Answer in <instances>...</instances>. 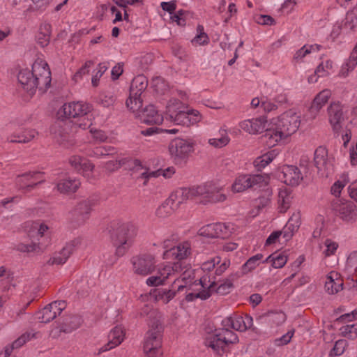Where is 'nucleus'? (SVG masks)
<instances>
[{"label":"nucleus","instance_id":"nucleus-63","mask_svg":"<svg viewBox=\"0 0 357 357\" xmlns=\"http://www.w3.org/2000/svg\"><path fill=\"white\" fill-rule=\"evenodd\" d=\"M107 139V136L104 132L101 130H93L91 128V142L93 140L96 142H103Z\"/></svg>","mask_w":357,"mask_h":357},{"label":"nucleus","instance_id":"nucleus-40","mask_svg":"<svg viewBox=\"0 0 357 357\" xmlns=\"http://www.w3.org/2000/svg\"><path fill=\"white\" fill-rule=\"evenodd\" d=\"M176 209V206L168 198L158 208L156 215L160 218H164L172 214Z\"/></svg>","mask_w":357,"mask_h":357},{"label":"nucleus","instance_id":"nucleus-37","mask_svg":"<svg viewBox=\"0 0 357 357\" xmlns=\"http://www.w3.org/2000/svg\"><path fill=\"white\" fill-rule=\"evenodd\" d=\"M38 132L33 129L25 130L21 133H14L8 140L10 142L27 143L34 139Z\"/></svg>","mask_w":357,"mask_h":357},{"label":"nucleus","instance_id":"nucleus-15","mask_svg":"<svg viewBox=\"0 0 357 357\" xmlns=\"http://www.w3.org/2000/svg\"><path fill=\"white\" fill-rule=\"evenodd\" d=\"M346 107L340 102H333L327 109L328 121L334 132H337L342 127L344 121Z\"/></svg>","mask_w":357,"mask_h":357},{"label":"nucleus","instance_id":"nucleus-61","mask_svg":"<svg viewBox=\"0 0 357 357\" xmlns=\"http://www.w3.org/2000/svg\"><path fill=\"white\" fill-rule=\"evenodd\" d=\"M347 266L351 271H357V251L351 252L347 258Z\"/></svg>","mask_w":357,"mask_h":357},{"label":"nucleus","instance_id":"nucleus-2","mask_svg":"<svg viewBox=\"0 0 357 357\" xmlns=\"http://www.w3.org/2000/svg\"><path fill=\"white\" fill-rule=\"evenodd\" d=\"M17 79L30 95H33L37 89L40 93H44L51 85V72L46 61L38 57L32 64L31 70L28 68L21 70Z\"/></svg>","mask_w":357,"mask_h":357},{"label":"nucleus","instance_id":"nucleus-43","mask_svg":"<svg viewBox=\"0 0 357 357\" xmlns=\"http://www.w3.org/2000/svg\"><path fill=\"white\" fill-rule=\"evenodd\" d=\"M177 292H178L177 291V286L173 287L172 283L170 289L159 290L156 295V298L158 300L162 301L164 303H167L175 297Z\"/></svg>","mask_w":357,"mask_h":357},{"label":"nucleus","instance_id":"nucleus-32","mask_svg":"<svg viewBox=\"0 0 357 357\" xmlns=\"http://www.w3.org/2000/svg\"><path fill=\"white\" fill-rule=\"evenodd\" d=\"M291 191L287 188H280L278 192V209L280 213H285L290 207L292 200Z\"/></svg>","mask_w":357,"mask_h":357},{"label":"nucleus","instance_id":"nucleus-33","mask_svg":"<svg viewBox=\"0 0 357 357\" xmlns=\"http://www.w3.org/2000/svg\"><path fill=\"white\" fill-rule=\"evenodd\" d=\"M321 48V46L317 44L305 45L295 52L293 59L296 63H301L307 55L318 52Z\"/></svg>","mask_w":357,"mask_h":357},{"label":"nucleus","instance_id":"nucleus-25","mask_svg":"<svg viewBox=\"0 0 357 357\" xmlns=\"http://www.w3.org/2000/svg\"><path fill=\"white\" fill-rule=\"evenodd\" d=\"M135 112L138 114L141 121L147 124H160L163 121L162 116L152 105L146 107L142 111L139 109Z\"/></svg>","mask_w":357,"mask_h":357},{"label":"nucleus","instance_id":"nucleus-12","mask_svg":"<svg viewBox=\"0 0 357 357\" xmlns=\"http://www.w3.org/2000/svg\"><path fill=\"white\" fill-rule=\"evenodd\" d=\"M133 272L139 275L146 276L151 274L156 267V260L151 253H142L131 259Z\"/></svg>","mask_w":357,"mask_h":357},{"label":"nucleus","instance_id":"nucleus-44","mask_svg":"<svg viewBox=\"0 0 357 357\" xmlns=\"http://www.w3.org/2000/svg\"><path fill=\"white\" fill-rule=\"evenodd\" d=\"M261 254H257L256 255L250 257L241 267V273L242 274H247L249 272L254 270L256 267H257L261 261L262 259Z\"/></svg>","mask_w":357,"mask_h":357},{"label":"nucleus","instance_id":"nucleus-16","mask_svg":"<svg viewBox=\"0 0 357 357\" xmlns=\"http://www.w3.org/2000/svg\"><path fill=\"white\" fill-rule=\"evenodd\" d=\"M333 208L344 221L351 222L357 218V208L351 202L337 199L333 203Z\"/></svg>","mask_w":357,"mask_h":357},{"label":"nucleus","instance_id":"nucleus-4","mask_svg":"<svg viewBox=\"0 0 357 357\" xmlns=\"http://www.w3.org/2000/svg\"><path fill=\"white\" fill-rule=\"evenodd\" d=\"M222 190V185L215 182H207L191 188H180L176 190L169 198L177 208L181 204L197 196L204 197L208 202L218 203L222 202L227 199Z\"/></svg>","mask_w":357,"mask_h":357},{"label":"nucleus","instance_id":"nucleus-1","mask_svg":"<svg viewBox=\"0 0 357 357\" xmlns=\"http://www.w3.org/2000/svg\"><path fill=\"white\" fill-rule=\"evenodd\" d=\"M252 324L253 319L248 315L244 317L237 314L227 317L222 321V328L215 330L214 333L206 337L205 345L219 353L226 346L238 341L236 334L229 328L243 332L250 328Z\"/></svg>","mask_w":357,"mask_h":357},{"label":"nucleus","instance_id":"nucleus-59","mask_svg":"<svg viewBox=\"0 0 357 357\" xmlns=\"http://www.w3.org/2000/svg\"><path fill=\"white\" fill-rule=\"evenodd\" d=\"M324 245L326 247V248L324 251V254L326 257H329L331 255H334L335 252L337 250L338 248V244L334 241H332L330 239H326L325 241Z\"/></svg>","mask_w":357,"mask_h":357},{"label":"nucleus","instance_id":"nucleus-22","mask_svg":"<svg viewBox=\"0 0 357 357\" xmlns=\"http://www.w3.org/2000/svg\"><path fill=\"white\" fill-rule=\"evenodd\" d=\"M42 182L40 172H29L19 176L16 183L20 189L29 191L35 185Z\"/></svg>","mask_w":357,"mask_h":357},{"label":"nucleus","instance_id":"nucleus-58","mask_svg":"<svg viewBox=\"0 0 357 357\" xmlns=\"http://www.w3.org/2000/svg\"><path fill=\"white\" fill-rule=\"evenodd\" d=\"M107 66L105 63H100L98 65L97 72L91 78V83L93 86H97L99 83V79L102 75L107 70Z\"/></svg>","mask_w":357,"mask_h":357},{"label":"nucleus","instance_id":"nucleus-14","mask_svg":"<svg viewBox=\"0 0 357 357\" xmlns=\"http://www.w3.org/2000/svg\"><path fill=\"white\" fill-rule=\"evenodd\" d=\"M200 284L202 288L207 289L209 297L213 293L219 295H226L231 291L233 287V284L230 280L227 279L221 282H216L214 280H211L210 277L206 275L200 278Z\"/></svg>","mask_w":357,"mask_h":357},{"label":"nucleus","instance_id":"nucleus-17","mask_svg":"<svg viewBox=\"0 0 357 357\" xmlns=\"http://www.w3.org/2000/svg\"><path fill=\"white\" fill-rule=\"evenodd\" d=\"M64 301H54L46 305L37 313V318L43 323H48L54 320L66 308Z\"/></svg>","mask_w":357,"mask_h":357},{"label":"nucleus","instance_id":"nucleus-39","mask_svg":"<svg viewBox=\"0 0 357 357\" xmlns=\"http://www.w3.org/2000/svg\"><path fill=\"white\" fill-rule=\"evenodd\" d=\"M75 319H77L78 321L76 324H75L73 326L67 327V324H63L61 326H56L53 327L50 332V336L52 338L56 339L59 337L62 333H70L72 331L77 328L82 324V319L79 317H76Z\"/></svg>","mask_w":357,"mask_h":357},{"label":"nucleus","instance_id":"nucleus-38","mask_svg":"<svg viewBox=\"0 0 357 357\" xmlns=\"http://www.w3.org/2000/svg\"><path fill=\"white\" fill-rule=\"evenodd\" d=\"M219 135L220 137L211 138L208 141L211 146L218 149L227 146L230 141V138L227 134V130L224 126L220 128Z\"/></svg>","mask_w":357,"mask_h":357},{"label":"nucleus","instance_id":"nucleus-53","mask_svg":"<svg viewBox=\"0 0 357 357\" xmlns=\"http://www.w3.org/2000/svg\"><path fill=\"white\" fill-rule=\"evenodd\" d=\"M298 228V226L294 225V224L287 222L282 230L283 231V238L284 240H289L293 236L294 234L297 231Z\"/></svg>","mask_w":357,"mask_h":357},{"label":"nucleus","instance_id":"nucleus-47","mask_svg":"<svg viewBox=\"0 0 357 357\" xmlns=\"http://www.w3.org/2000/svg\"><path fill=\"white\" fill-rule=\"evenodd\" d=\"M342 336L354 340L357 337V324H347L340 328Z\"/></svg>","mask_w":357,"mask_h":357},{"label":"nucleus","instance_id":"nucleus-60","mask_svg":"<svg viewBox=\"0 0 357 357\" xmlns=\"http://www.w3.org/2000/svg\"><path fill=\"white\" fill-rule=\"evenodd\" d=\"M294 331H289L280 338L275 339L274 342L275 345L280 347L288 344L291 341L294 335Z\"/></svg>","mask_w":357,"mask_h":357},{"label":"nucleus","instance_id":"nucleus-8","mask_svg":"<svg viewBox=\"0 0 357 357\" xmlns=\"http://www.w3.org/2000/svg\"><path fill=\"white\" fill-rule=\"evenodd\" d=\"M155 268V273L146 280V284L149 287L164 285L169 278L176 277L181 269V264L179 262L162 263Z\"/></svg>","mask_w":357,"mask_h":357},{"label":"nucleus","instance_id":"nucleus-46","mask_svg":"<svg viewBox=\"0 0 357 357\" xmlns=\"http://www.w3.org/2000/svg\"><path fill=\"white\" fill-rule=\"evenodd\" d=\"M190 290L187 289L185 299L188 302L193 301L196 298H201L202 300H206L209 298V294L207 292L206 289L200 287V289H196L195 291H190Z\"/></svg>","mask_w":357,"mask_h":357},{"label":"nucleus","instance_id":"nucleus-21","mask_svg":"<svg viewBox=\"0 0 357 357\" xmlns=\"http://www.w3.org/2000/svg\"><path fill=\"white\" fill-rule=\"evenodd\" d=\"M282 174L284 183L291 186L298 185L303 178L300 169L294 165L284 166Z\"/></svg>","mask_w":357,"mask_h":357},{"label":"nucleus","instance_id":"nucleus-10","mask_svg":"<svg viewBox=\"0 0 357 357\" xmlns=\"http://www.w3.org/2000/svg\"><path fill=\"white\" fill-rule=\"evenodd\" d=\"M268 177L261 174H241L238 176L231 185L234 192H243L248 188L257 190L268 184Z\"/></svg>","mask_w":357,"mask_h":357},{"label":"nucleus","instance_id":"nucleus-48","mask_svg":"<svg viewBox=\"0 0 357 357\" xmlns=\"http://www.w3.org/2000/svg\"><path fill=\"white\" fill-rule=\"evenodd\" d=\"M186 116H187L185 109L183 110H179L178 112L174 114L169 118L171 121L174 122L176 125L189 126V123L190 120H187Z\"/></svg>","mask_w":357,"mask_h":357},{"label":"nucleus","instance_id":"nucleus-41","mask_svg":"<svg viewBox=\"0 0 357 357\" xmlns=\"http://www.w3.org/2000/svg\"><path fill=\"white\" fill-rule=\"evenodd\" d=\"M265 261L271 262L275 268H280L286 264L287 256L285 252L273 253L268 256Z\"/></svg>","mask_w":357,"mask_h":357},{"label":"nucleus","instance_id":"nucleus-9","mask_svg":"<svg viewBox=\"0 0 357 357\" xmlns=\"http://www.w3.org/2000/svg\"><path fill=\"white\" fill-rule=\"evenodd\" d=\"M147 86L148 80L143 75H139L133 78L130 89V97L126 101L127 107L132 112L141 109L142 106L141 96Z\"/></svg>","mask_w":357,"mask_h":357},{"label":"nucleus","instance_id":"nucleus-27","mask_svg":"<svg viewBox=\"0 0 357 357\" xmlns=\"http://www.w3.org/2000/svg\"><path fill=\"white\" fill-rule=\"evenodd\" d=\"M343 280L340 274L335 271L330 272L326 276L325 289L329 294H335L342 290Z\"/></svg>","mask_w":357,"mask_h":357},{"label":"nucleus","instance_id":"nucleus-36","mask_svg":"<svg viewBox=\"0 0 357 357\" xmlns=\"http://www.w3.org/2000/svg\"><path fill=\"white\" fill-rule=\"evenodd\" d=\"M80 182L76 178H66L57 184V189L61 193L75 192L79 187Z\"/></svg>","mask_w":357,"mask_h":357},{"label":"nucleus","instance_id":"nucleus-34","mask_svg":"<svg viewBox=\"0 0 357 357\" xmlns=\"http://www.w3.org/2000/svg\"><path fill=\"white\" fill-rule=\"evenodd\" d=\"M73 246L71 243H67L59 252L54 254L51 259L52 264L58 265L65 264L73 252Z\"/></svg>","mask_w":357,"mask_h":357},{"label":"nucleus","instance_id":"nucleus-7","mask_svg":"<svg viewBox=\"0 0 357 357\" xmlns=\"http://www.w3.org/2000/svg\"><path fill=\"white\" fill-rule=\"evenodd\" d=\"M89 107L87 103L82 101H73L63 104L58 110L57 116L63 121L69 119H77L75 125L82 130L89 128L88 125Z\"/></svg>","mask_w":357,"mask_h":357},{"label":"nucleus","instance_id":"nucleus-3","mask_svg":"<svg viewBox=\"0 0 357 357\" xmlns=\"http://www.w3.org/2000/svg\"><path fill=\"white\" fill-rule=\"evenodd\" d=\"M301 125V114L294 109H289L277 118H273L268 124V129L264 139L269 147L275 146L280 141L294 134Z\"/></svg>","mask_w":357,"mask_h":357},{"label":"nucleus","instance_id":"nucleus-20","mask_svg":"<svg viewBox=\"0 0 357 357\" xmlns=\"http://www.w3.org/2000/svg\"><path fill=\"white\" fill-rule=\"evenodd\" d=\"M194 280V273L192 270H187L184 271L180 276L176 277L173 282V287L177 286V291H182L185 289H188V290H193L192 287H199L200 280H199V283H197L195 281L192 282Z\"/></svg>","mask_w":357,"mask_h":357},{"label":"nucleus","instance_id":"nucleus-51","mask_svg":"<svg viewBox=\"0 0 357 357\" xmlns=\"http://www.w3.org/2000/svg\"><path fill=\"white\" fill-rule=\"evenodd\" d=\"M347 341L345 340H339L336 341L332 351H331V355H342L344 353L345 348L347 347Z\"/></svg>","mask_w":357,"mask_h":357},{"label":"nucleus","instance_id":"nucleus-50","mask_svg":"<svg viewBox=\"0 0 357 357\" xmlns=\"http://www.w3.org/2000/svg\"><path fill=\"white\" fill-rule=\"evenodd\" d=\"M199 33L192 40L194 45H204L208 43L209 38L206 33L203 31V27H198Z\"/></svg>","mask_w":357,"mask_h":357},{"label":"nucleus","instance_id":"nucleus-23","mask_svg":"<svg viewBox=\"0 0 357 357\" xmlns=\"http://www.w3.org/2000/svg\"><path fill=\"white\" fill-rule=\"evenodd\" d=\"M191 253V246L188 242L179 243L174 249L162 254L163 259H184Z\"/></svg>","mask_w":357,"mask_h":357},{"label":"nucleus","instance_id":"nucleus-5","mask_svg":"<svg viewBox=\"0 0 357 357\" xmlns=\"http://www.w3.org/2000/svg\"><path fill=\"white\" fill-rule=\"evenodd\" d=\"M137 227L131 222H121L116 220L112 222L108 232L113 245L115 247L116 257L109 264H114L119 257L123 256L132 245L133 239L137 234Z\"/></svg>","mask_w":357,"mask_h":357},{"label":"nucleus","instance_id":"nucleus-31","mask_svg":"<svg viewBox=\"0 0 357 357\" xmlns=\"http://www.w3.org/2000/svg\"><path fill=\"white\" fill-rule=\"evenodd\" d=\"M69 162L79 173L87 176L89 174V159L80 155H75L70 158Z\"/></svg>","mask_w":357,"mask_h":357},{"label":"nucleus","instance_id":"nucleus-49","mask_svg":"<svg viewBox=\"0 0 357 357\" xmlns=\"http://www.w3.org/2000/svg\"><path fill=\"white\" fill-rule=\"evenodd\" d=\"M344 27L349 31L357 29V15L353 13H348L345 17Z\"/></svg>","mask_w":357,"mask_h":357},{"label":"nucleus","instance_id":"nucleus-18","mask_svg":"<svg viewBox=\"0 0 357 357\" xmlns=\"http://www.w3.org/2000/svg\"><path fill=\"white\" fill-rule=\"evenodd\" d=\"M239 127L250 135H257L267 130V120L264 116L245 119L239 123Z\"/></svg>","mask_w":357,"mask_h":357},{"label":"nucleus","instance_id":"nucleus-29","mask_svg":"<svg viewBox=\"0 0 357 357\" xmlns=\"http://www.w3.org/2000/svg\"><path fill=\"white\" fill-rule=\"evenodd\" d=\"M37 334L38 333L33 331L23 333L20 337L15 340L10 346L6 347L4 351L0 352V357H9L14 349H18L24 345L26 342L31 339L36 338Z\"/></svg>","mask_w":357,"mask_h":357},{"label":"nucleus","instance_id":"nucleus-57","mask_svg":"<svg viewBox=\"0 0 357 357\" xmlns=\"http://www.w3.org/2000/svg\"><path fill=\"white\" fill-rule=\"evenodd\" d=\"M186 119L190 120L189 126L196 124L202 120V115L195 109L186 110Z\"/></svg>","mask_w":357,"mask_h":357},{"label":"nucleus","instance_id":"nucleus-19","mask_svg":"<svg viewBox=\"0 0 357 357\" xmlns=\"http://www.w3.org/2000/svg\"><path fill=\"white\" fill-rule=\"evenodd\" d=\"M136 170L139 171L138 178L144 179V184L146 185L147 181L152 178H157L163 176L165 178H170L175 173L174 167H169L165 169H158L153 171L146 167H143L140 164L136 166Z\"/></svg>","mask_w":357,"mask_h":357},{"label":"nucleus","instance_id":"nucleus-56","mask_svg":"<svg viewBox=\"0 0 357 357\" xmlns=\"http://www.w3.org/2000/svg\"><path fill=\"white\" fill-rule=\"evenodd\" d=\"M333 68V62L327 60L325 63L319 64L317 69L316 73H319V76H326L330 74L329 70Z\"/></svg>","mask_w":357,"mask_h":357},{"label":"nucleus","instance_id":"nucleus-26","mask_svg":"<svg viewBox=\"0 0 357 357\" xmlns=\"http://www.w3.org/2000/svg\"><path fill=\"white\" fill-rule=\"evenodd\" d=\"M125 330L117 326L112 328L108 335V343L100 349L101 352L109 351L119 345L124 340Z\"/></svg>","mask_w":357,"mask_h":357},{"label":"nucleus","instance_id":"nucleus-28","mask_svg":"<svg viewBox=\"0 0 357 357\" xmlns=\"http://www.w3.org/2000/svg\"><path fill=\"white\" fill-rule=\"evenodd\" d=\"M331 96L330 90L324 89L320 91L314 98L311 107L310 108V113L312 119H314L322 107L328 101Z\"/></svg>","mask_w":357,"mask_h":357},{"label":"nucleus","instance_id":"nucleus-30","mask_svg":"<svg viewBox=\"0 0 357 357\" xmlns=\"http://www.w3.org/2000/svg\"><path fill=\"white\" fill-rule=\"evenodd\" d=\"M178 95L181 100L176 97H172L167 102L166 112L169 117L178 112L179 110L185 109L187 108L186 105L182 102V100L186 99V93L183 91H179Z\"/></svg>","mask_w":357,"mask_h":357},{"label":"nucleus","instance_id":"nucleus-24","mask_svg":"<svg viewBox=\"0 0 357 357\" xmlns=\"http://www.w3.org/2000/svg\"><path fill=\"white\" fill-rule=\"evenodd\" d=\"M327 150L324 147H319L314 152V165L322 176H328L331 169V164L327 160Z\"/></svg>","mask_w":357,"mask_h":357},{"label":"nucleus","instance_id":"nucleus-42","mask_svg":"<svg viewBox=\"0 0 357 357\" xmlns=\"http://www.w3.org/2000/svg\"><path fill=\"white\" fill-rule=\"evenodd\" d=\"M40 31L37 36L38 43L42 47H46L50 40V25L49 24H42Z\"/></svg>","mask_w":357,"mask_h":357},{"label":"nucleus","instance_id":"nucleus-55","mask_svg":"<svg viewBox=\"0 0 357 357\" xmlns=\"http://www.w3.org/2000/svg\"><path fill=\"white\" fill-rule=\"evenodd\" d=\"M221 262V258L219 256H215L209 260L204 261L202 264V269L204 271H212L216 265H218Z\"/></svg>","mask_w":357,"mask_h":357},{"label":"nucleus","instance_id":"nucleus-64","mask_svg":"<svg viewBox=\"0 0 357 357\" xmlns=\"http://www.w3.org/2000/svg\"><path fill=\"white\" fill-rule=\"evenodd\" d=\"M346 185L345 181H336L331 187V193L335 196L338 197L340 195L342 190Z\"/></svg>","mask_w":357,"mask_h":357},{"label":"nucleus","instance_id":"nucleus-52","mask_svg":"<svg viewBox=\"0 0 357 357\" xmlns=\"http://www.w3.org/2000/svg\"><path fill=\"white\" fill-rule=\"evenodd\" d=\"M63 123H59V129L55 132L56 137L58 138L57 140L61 144H64L65 142H68L70 137L69 131L66 128H63L61 125Z\"/></svg>","mask_w":357,"mask_h":357},{"label":"nucleus","instance_id":"nucleus-11","mask_svg":"<svg viewBox=\"0 0 357 357\" xmlns=\"http://www.w3.org/2000/svg\"><path fill=\"white\" fill-rule=\"evenodd\" d=\"M195 143L192 139L176 138L169 144V152L176 162L186 160L195 150Z\"/></svg>","mask_w":357,"mask_h":357},{"label":"nucleus","instance_id":"nucleus-54","mask_svg":"<svg viewBox=\"0 0 357 357\" xmlns=\"http://www.w3.org/2000/svg\"><path fill=\"white\" fill-rule=\"evenodd\" d=\"M298 228V226L294 225V224L287 222L282 230L283 231V238L284 240H289L293 236L294 234L297 231Z\"/></svg>","mask_w":357,"mask_h":357},{"label":"nucleus","instance_id":"nucleus-13","mask_svg":"<svg viewBox=\"0 0 357 357\" xmlns=\"http://www.w3.org/2000/svg\"><path fill=\"white\" fill-rule=\"evenodd\" d=\"M233 229V225L230 223L217 222L208 224L201 227L199 229L198 234L207 238H226L230 236Z\"/></svg>","mask_w":357,"mask_h":357},{"label":"nucleus","instance_id":"nucleus-6","mask_svg":"<svg viewBox=\"0 0 357 357\" xmlns=\"http://www.w3.org/2000/svg\"><path fill=\"white\" fill-rule=\"evenodd\" d=\"M142 314H146L149 319H153L149 324V328L145 337L144 352L147 357H160V353L158 349L161 345L162 326L158 314L155 311L151 310L150 307L146 306Z\"/></svg>","mask_w":357,"mask_h":357},{"label":"nucleus","instance_id":"nucleus-45","mask_svg":"<svg viewBox=\"0 0 357 357\" xmlns=\"http://www.w3.org/2000/svg\"><path fill=\"white\" fill-rule=\"evenodd\" d=\"M116 97L111 92L102 93L96 99L97 103L104 107H109L114 105Z\"/></svg>","mask_w":357,"mask_h":357},{"label":"nucleus","instance_id":"nucleus-35","mask_svg":"<svg viewBox=\"0 0 357 357\" xmlns=\"http://www.w3.org/2000/svg\"><path fill=\"white\" fill-rule=\"evenodd\" d=\"M277 149H273L268 153L257 157L253 162V165L258 170H261L271 162L278 155Z\"/></svg>","mask_w":357,"mask_h":357},{"label":"nucleus","instance_id":"nucleus-62","mask_svg":"<svg viewBox=\"0 0 357 357\" xmlns=\"http://www.w3.org/2000/svg\"><path fill=\"white\" fill-rule=\"evenodd\" d=\"M38 248V245L36 243H32L30 244H25V243H19L15 249L20 252H33L36 250V249Z\"/></svg>","mask_w":357,"mask_h":357}]
</instances>
